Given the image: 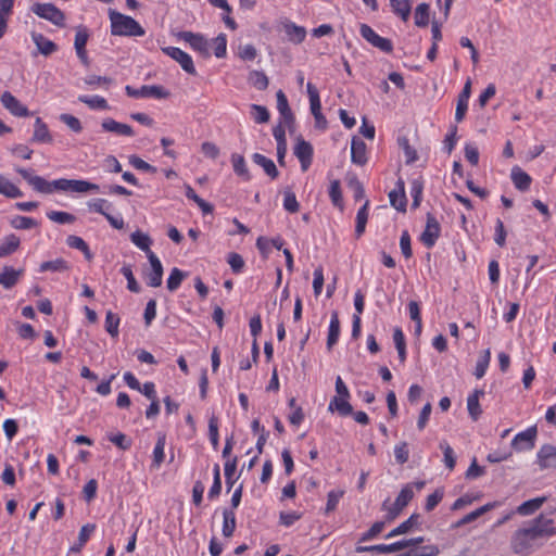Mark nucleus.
<instances>
[{
  "mask_svg": "<svg viewBox=\"0 0 556 556\" xmlns=\"http://www.w3.org/2000/svg\"><path fill=\"white\" fill-rule=\"evenodd\" d=\"M556 534V528L553 527V520L543 515L538 516L528 527H521L515 530L509 540V546L514 554L529 556L543 544L542 538H548Z\"/></svg>",
  "mask_w": 556,
  "mask_h": 556,
  "instance_id": "f257e3e1",
  "label": "nucleus"
},
{
  "mask_svg": "<svg viewBox=\"0 0 556 556\" xmlns=\"http://www.w3.org/2000/svg\"><path fill=\"white\" fill-rule=\"evenodd\" d=\"M15 170L28 182L29 186L33 187L34 190L45 194H50L56 190L86 193L98 192L100 189L98 185L87 180L61 178L53 181H48L40 176L34 175L29 169L16 167Z\"/></svg>",
  "mask_w": 556,
  "mask_h": 556,
  "instance_id": "f03ea898",
  "label": "nucleus"
},
{
  "mask_svg": "<svg viewBox=\"0 0 556 556\" xmlns=\"http://www.w3.org/2000/svg\"><path fill=\"white\" fill-rule=\"evenodd\" d=\"M111 34L114 36H143L144 29L130 16L116 11L110 12Z\"/></svg>",
  "mask_w": 556,
  "mask_h": 556,
  "instance_id": "7ed1b4c3",
  "label": "nucleus"
},
{
  "mask_svg": "<svg viewBox=\"0 0 556 556\" xmlns=\"http://www.w3.org/2000/svg\"><path fill=\"white\" fill-rule=\"evenodd\" d=\"M413 497V485L405 484L393 503H391L390 500L387 498L381 505V509L387 513L386 520L388 522L393 521L401 514V511L408 505Z\"/></svg>",
  "mask_w": 556,
  "mask_h": 556,
  "instance_id": "20e7f679",
  "label": "nucleus"
},
{
  "mask_svg": "<svg viewBox=\"0 0 556 556\" xmlns=\"http://www.w3.org/2000/svg\"><path fill=\"white\" fill-rule=\"evenodd\" d=\"M31 11L41 18H45L55 26H64V13L52 3H35Z\"/></svg>",
  "mask_w": 556,
  "mask_h": 556,
  "instance_id": "39448f33",
  "label": "nucleus"
},
{
  "mask_svg": "<svg viewBox=\"0 0 556 556\" xmlns=\"http://www.w3.org/2000/svg\"><path fill=\"white\" fill-rule=\"evenodd\" d=\"M87 206L90 211L103 215L110 225L115 229H123L125 226L122 217L111 215L108 211L112 207V204L105 199H92L87 202Z\"/></svg>",
  "mask_w": 556,
  "mask_h": 556,
  "instance_id": "423d86ee",
  "label": "nucleus"
},
{
  "mask_svg": "<svg viewBox=\"0 0 556 556\" xmlns=\"http://www.w3.org/2000/svg\"><path fill=\"white\" fill-rule=\"evenodd\" d=\"M125 91L127 96L132 98L166 99L170 94L168 90L159 85H144L139 89H135L131 86H126Z\"/></svg>",
  "mask_w": 556,
  "mask_h": 556,
  "instance_id": "0eeeda50",
  "label": "nucleus"
},
{
  "mask_svg": "<svg viewBox=\"0 0 556 556\" xmlns=\"http://www.w3.org/2000/svg\"><path fill=\"white\" fill-rule=\"evenodd\" d=\"M361 36L375 48L384 53H391L393 50L392 41L388 38L379 36L369 25L361 24Z\"/></svg>",
  "mask_w": 556,
  "mask_h": 556,
  "instance_id": "6e6552de",
  "label": "nucleus"
},
{
  "mask_svg": "<svg viewBox=\"0 0 556 556\" xmlns=\"http://www.w3.org/2000/svg\"><path fill=\"white\" fill-rule=\"evenodd\" d=\"M440 232L441 227L438 219L431 213H428L426 228L420 236L421 242L427 248H432L435 244L438 238L440 237Z\"/></svg>",
  "mask_w": 556,
  "mask_h": 556,
  "instance_id": "1a4fd4ad",
  "label": "nucleus"
},
{
  "mask_svg": "<svg viewBox=\"0 0 556 556\" xmlns=\"http://www.w3.org/2000/svg\"><path fill=\"white\" fill-rule=\"evenodd\" d=\"M164 53H166L168 56L177 61L184 71H186L190 75H195L197 71L193 65V61L191 56L186 53L185 51L180 50L176 47H167L163 49Z\"/></svg>",
  "mask_w": 556,
  "mask_h": 556,
  "instance_id": "9d476101",
  "label": "nucleus"
},
{
  "mask_svg": "<svg viewBox=\"0 0 556 556\" xmlns=\"http://www.w3.org/2000/svg\"><path fill=\"white\" fill-rule=\"evenodd\" d=\"M148 260L151 265V270L146 273L147 283H148V286H150L152 288H157L162 285V277H163L162 263L153 252H150Z\"/></svg>",
  "mask_w": 556,
  "mask_h": 556,
  "instance_id": "9b49d317",
  "label": "nucleus"
},
{
  "mask_svg": "<svg viewBox=\"0 0 556 556\" xmlns=\"http://www.w3.org/2000/svg\"><path fill=\"white\" fill-rule=\"evenodd\" d=\"M3 106L14 116L26 117L30 113L28 109L22 104L10 91L3 92L1 96Z\"/></svg>",
  "mask_w": 556,
  "mask_h": 556,
  "instance_id": "f8f14e48",
  "label": "nucleus"
},
{
  "mask_svg": "<svg viewBox=\"0 0 556 556\" xmlns=\"http://www.w3.org/2000/svg\"><path fill=\"white\" fill-rule=\"evenodd\" d=\"M294 155L299 159L302 170L306 172L313 160L312 144L303 139H299L294 147Z\"/></svg>",
  "mask_w": 556,
  "mask_h": 556,
  "instance_id": "ddd939ff",
  "label": "nucleus"
},
{
  "mask_svg": "<svg viewBox=\"0 0 556 556\" xmlns=\"http://www.w3.org/2000/svg\"><path fill=\"white\" fill-rule=\"evenodd\" d=\"M535 437H536V428L531 427V428L527 429L526 431L518 433L514 438L511 445L515 450H518V451L531 450L534 447Z\"/></svg>",
  "mask_w": 556,
  "mask_h": 556,
  "instance_id": "4468645a",
  "label": "nucleus"
},
{
  "mask_svg": "<svg viewBox=\"0 0 556 556\" xmlns=\"http://www.w3.org/2000/svg\"><path fill=\"white\" fill-rule=\"evenodd\" d=\"M281 25L290 42L299 45L304 41L306 37V29L303 26H298L296 24L289 20L282 21Z\"/></svg>",
  "mask_w": 556,
  "mask_h": 556,
  "instance_id": "2eb2a0df",
  "label": "nucleus"
},
{
  "mask_svg": "<svg viewBox=\"0 0 556 556\" xmlns=\"http://www.w3.org/2000/svg\"><path fill=\"white\" fill-rule=\"evenodd\" d=\"M538 464L541 469L556 468V446L543 445L538 452Z\"/></svg>",
  "mask_w": 556,
  "mask_h": 556,
  "instance_id": "dca6fc26",
  "label": "nucleus"
},
{
  "mask_svg": "<svg viewBox=\"0 0 556 556\" xmlns=\"http://www.w3.org/2000/svg\"><path fill=\"white\" fill-rule=\"evenodd\" d=\"M408 542H395L392 544H378V545H370V546H357L356 552L364 553V552H375L379 554H390L395 553L399 551H402L407 547Z\"/></svg>",
  "mask_w": 556,
  "mask_h": 556,
  "instance_id": "f3484780",
  "label": "nucleus"
},
{
  "mask_svg": "<svg viewBox=\"0 0 556 556\" xmlns=\"http://www.w3.org/2000/svg\"><path fill=\"white\" fill-rule=\"evenodd\" d=\"M24 275V269H15L12 266H4L0 273V286L4 289H12Z\"/></svg>",
  "mask_w": 556,
  "mask_h": 556,
  "instance_id": "a211bd4d",
  "label": "nucleus"
},
{
  "mask_svg": "<svg viewBox=\"0 0 556 556\" xmlns=\"http://www.w3.org/2000/svg\"><path fill=\"white\" fill-rule=\"evenodd\" d=\"M101 127L104 131L113 132L119 136L132 137L135 135L131 126L116 122L110 117L102 121Z\"/></svg>",
  "mask_w": 556,
  "mask_h": 556,
  "instance_id": "6ab92c4d",
  "label": "nucleus"
},
{
  "mask_svg": "<svg viewBox=\"0 0 556 556\" xmlns=\"http://www.w3.org/2000/svg\"><path fill=\"white\" fill-rule=\"evenodd\" d=\"M500 505L501 503L497 501L486 503L485 505L477 508L476 510L465 515L462 519H459L456 523L453 525V528H459L467 523H470L478 519L479 517H481L482 515L486 514L488 511L498 507Z\"/></svg>",
  "mask_w": 556,
  "mask_h": 556,
  "instance_id": "aec40b11",
  "label": "nucleus"
},
{
  "mask_svg": "<svg viewBox=\"0 0 556 556\" xmlns=\"http://www.w3.org/2000/svg\"><path fill=\"white\" fill-rule=\"evenodd\" d=\"M366 150V143L362 139L353 137L351 142L352 162L357 165H364L367 162Z\"/></svg>",
  "mask_w": 556,
  "mask_h": 556,
  "instance_id": "412c9836",
  "label": "nucleus"
},
{
  "mask_svg": "<svg viewBox=\"0 0 556 556\" xmlns=\"http://www.w3.org/2000/svg\"><path fill=\"white\" fill-rule=\"evenodd\" d=\"M178 36L180 39L188 42L194 50L201 53H207V41L202 35L191 31H181Z\"/></svg>",
  "mask_w": 556,
  "mask_h": 556,
  "instance_id": "4be33fe9",
  "label": "nucleus"
},
{
  "mask_svg": "<svg viewBox=\"0 0 556 556\" xmlns=\"http://www.w3.org/2000/svg\"><path fill=\"white\" fill-rule=\"evenodd\" d=\"M470 92H471V83L468 80L465 84V86L458 97L457 106H456V111H455V119L457 122H462L466 114Z\"/></svg>",
  "mask_w": 556,
  "mask_h": 556,
  "instance_id": "5701e85b",
  "label": "nucleus"
},
{
  "mask_svg": "<svg viewBox=\"0 0 556 556\" xmlns=\"http://www.w3.org/2000/svg\"><path fill=\"white\" fill-rule=\"evenodd\" d=\"M399 189H394L389 193L390 203L400 212L406 211V197L404 192V182L400 180L397 182Z\"/></svg>",
  "mask_w": 556,
  "mask_h": 556,
  "instance_id": "b1692460",
  "label": "nucleus"
},
{
  "mask_svg": "<svg viewBox=\"0 0 556 556\" xmlns=\"http://www.w3.org/2000/svg\"><path fill=\"white\" fill-rule=\"evenodd\" d=\"M545 501H546L545 496L535 497V498L526 501L516 508L515 513L520 516H530V515L534 514L536 510H539L542 507V505L545 503Z\"/></svg>",
  "mask_w": 556,
  "mask_h": 556,
  "instance_id": "393cba45",
  "label": "nucleus"
},
{
  "mask_svg": "<svg viewBox=\"0 0 556 556\" xmlns=\"http://www.w3.org/2000/svg\"><path fill=\"white\" fill-rule=\"evenodd\" d=\"M31 38L39 52L43 55H50L58 49L56 45L50 39L46 38L42 34L33 33Z\"/></svg>",
  "mask_w": 556,
  "mask_h": 556,
  "instance_id": "a878e982",
  "label": "nucleus"
},
{
  "mask_svg": "<svg viewBox=\"0 0 556 556\" xmlns=\"http://www.w3.org/2000/svg\"><path fill=\"white\" fill-rule=\"evenodd\" d=\"M252 160L255 164H257L258 166H261L264 172L271 178V179H275L278 177L279 175V172L275 165V163L273 162V160L266 157L265 155L261 154V153H254L252 155Z\"/></svg>",
  "mask_w": 556,
  "mask_h": 556,
  "instance_id": "bb28decb",
  "label": "nucleus"
},
{
  "mask_svg": "<svg viewBox=\"0 0 556 556\" xmlns=\"http://www.w3.org/2000/svg\"><path fill=\"white\" fill-rule=\"evenodd\" d=\"M31 140L41 143L52 142V136L50 135L48 126L40 117H37L35 121V129Z\"/></svg>",
  "mask_w": 556,
  "mask_h": 556,
  "instance_id": "cd10ccee",
  "label": "nucleus"
},
{
  "mask_svg": "<svg viewBox=\"0 0 556 556\" xmlns=\"http://www.w3.org/2000/svg\"><path fill=\"white\" fill-rule=\"evenodd\" d=\"M340 336V320L339 314L337 311L331 313V319L329 325L328 338H327V349L331 350L332 346L338 342Z\"/></svg>",
  "mask_w": 556,
  "mask_h": 556,
  "instance_id": "c85d7f7f",
  "label": "nucleus"
},
{
  "mask_svg": "<svg viewBox=\"0 0 556 556\" xmlns=\"http://www.w3.org/2000/svg\"><path fill=\"white\" fill-rule=\"evenodd\" d=\"M328 409L330 412H338L340 416H349L353 413V407L349 399L333 396L329 403Z\"/></svg>",
  "mask_w": 556,
  "mask_h": 556,
  "instance_id": "c756f323",
  "label": "nucleus"
},
{
  "mask_svg": "<svg viewBox=\"0 0 556 556\" xmlns=\"http://www.w3.org/2000/svg\"><path fill=\"white\" fill-rule=\"evenodd\" d=\"M484 392L482 390H475L472 394H470L467 399V408L468 413L472 420H477L482 414V409L480 407L479 397L483 395Z\"/></svg>",
  "mask_w": 556,
  "mask_h": 556,
  "instance_id": "7c9ffc66",
  "label": "nucleus"
},
{
  "mask_svg": "<svg viewBox=\"0 0 556 556\" xmlns=\"http://www.w3.org/2000/svg\"><path fill=\"white\" fill-rule=\"evenodd\" d=\"M20 238L15 235H9L0 243V257H5L14 253L20 247Z\"/></svg>",
  "mask_w": 556,
  "mask_h": 556,
  "instance_id": "2f4dec72",
  "label": "nucleus"
},
{
  "mask_svg": "<svg viewBox=\"0 0 556 556\" xmlns=\"http://www.w3.org/2000/svg\"><path fill=\"white\" fill-rule=\"evenodd\" d=\"M277 98V110L283 117L286 123L293 122V113L289 106L288 99L282 90H278L276 93Z\"/></svg>",
  "mask_w": 556,
  "mask_h": 556,
  "instance_id": "473e14b6",
  "label": "nucleus"
},
{
  "mask_svg": "<svg viewBox=\"0 0 556 556\" xmlns=\"http://www.w3.org/2000/svg\"><path fill=\"white\" fill-rule=\"evenodd\" d=\"M130 239H131V242L137 247L139 248L140 250L144 251L147 253V256L149 257L150 255V252L151 249V244H152V240L151 238L149 237V235L140 231V230H137L135 232H132L130 235Z\"/></svg>",
  "mask_w": 556,
  "mask_h": 556,
  "instance_id": "72a5a7b5",
  "label": "nucleus"
},
{
  "mask_svg": "<svg viewBox=\"0 0 556 556\" xmlns=\"http://www.w3.org/2000/svg\"><path fill=\"white\" fill-rule=\"evenodd\" d=\"M68 269H70V265H68L67 261H65L62 257L43 262L40 264V267H39V271H41V273H45V271L62 273V271H66Z\"/></svg>",
  "mask_w": 556,
  "mask_h": 556,
  "instance_id": "f704fd0d",
  "label": "nucleus"
},
{
  "mask_svg": "<svg viewBox=\"0 0 556 556\" xmlns=\"http://www.w3.org/2000/svg\"><path fill=\"white\" fill-rule=\"evenodd\" d=\"M419 515L414 514L407 520L402 522L400 526L390 531L386 539H391L401 534L408 533L410 529L418 523Z\"/></svg>",
  "mask_w": 556,
  "mask_h": 556,
  "instance_id": "c9c22d12",
  "label": "nucleus"
},
{
  "mask_svg": "<svg viewBox=\"0 0 556 556\" xmlns=\"http://www.w3.org/2000/svg\"><path fill=\"white\" fill-rule=\"evenodd\" d=\"M511 179L515 187L521 191L528 190L531 185V177L518 167L511 170Z\"/></svg>",
  "mask_w": 556,
  "mask_h": 556,
  "instance_id": "e433bc0d",
  "label": "nucleus"
},
{
  "mask_svg": "<svg viewBox=\"0 0 556 556\" xmlns=\"http://www.w3.org/2000/svg\"><path fill=\"white\" fill-rule=\"evenodd\" d=\"M0 194L10 199H16L21 198L23 192L20 190V188H17L14 184H12L0 174Z\"/></svg>",
  "mask_w": 556,
  "mask_h": 556,
  "instance_id": "4c0bfd02",
  "label": "nucleus"
},
{
  "mask_svg": "<svg viewBox=\"0 0 556 556\" xmlns=\"http://www.w3.org/2000/svg\"><path fill=\"white\" fill-rule=\"evenodd\" d=\"M94 529H96V525H93V523H87V525L83 526L79 531V534H78V543L75 544L74 546H72L70 548V552L71 553H79L81 551V548L84 547V545L89 540V538H90L91 533L94 531Z\"/></svg>",
  "mask_w": 556,
  "mask_h": 556,
  "instance_id": "58836bf2",
  "label": "nucleus"
},
{
  "mask_svg": "<svg viewBox=\"0 0 556 556\" xmlns=\"http://www.w3.org/2000/svg\"><path fill=\"white\" fill-rule=\"evenodd\" d=\"M231 163H232L233 172L238 176L242 177L244 180H250L251 179V175L249 173L245 160H244V157L242 155L236 154V153L232 154L231 155Z\"/></svg>",
  "mask_w": 556,
  "mask_h": 556,
  "instance_id": "ea45409f",
  "label": "nucleus"
},
{
  "mask_svg": "<svg viewBox=\"0 0 556 556\" xmlns=\"http://www.w3.org/2000/svg\"><path fill=\"white\" fill-rule=\"evenodd\" d=\"M368 205L369 202L366 201L357 212L355 226L356 238H359L365 232L366 224L368 220Z\"/></svg>",
  "mask_w": 556,
  "mask_h": 556,
  "instance_id": "a19ab883",
  "label": "nucleus"
},
{
  "mask_svg": "<svg viewBox=\"0 0 556 556\" xmlns=\"http://www.w3.org/2000/svg\"><path fill=\"white\" fill-rule=\"evenodd\" d=\"M78 101L87 104L91 110H109L108 101L100 96H79Z\"/></svg>",
  "mask_w": 556,
  "mask_h": 556,
  "instance_id": "79ce46f5",
  "label": "nucleus"
},
{
  "mask_svg": "<svg viewBox=\"0 0 556 556\" xmlns=\"http://www.w3.org/2000/svg\"><path fill=\"white\" fill-rule=\"evenodd\" d=\"M248 81L257 90H265L268 87L269 80L264 72L251 71Z\"/></svg>",
  "mask_w": 556,
  "mask_h": 556,
  "instance_id": "37998d69",
  "label": "nucleus"
},
{
  "mask_svg": "<svg viewBox=\"0 0 556 556\" xmlns=\"http://www.w3.org/2000/svg\"><path fill=\"white\" fill-rule=\"evenodd\" d=\"M306 89H307V93H308V98H309V106H311L312 114L313 115L320 114L321 113V103H320L318 90L312 83H308L306 85Z\"/></svg>",
  "mask_w": 556,
  "mask_h": 556,
  "instance_id": "c03bdc74",
  "label": "nucleus"
},
{
  "mask_svg": "<svg viewBox=\"0 0 556 556\" xmlns=\"http://www.w3.org/2000/svg\"><path fill=\"white\" fill-rule=\"evenodd\" d=\"M393 12L401 16L403 21H407L410 14L409 0H390Z\"/></svg>",
  "mask_w": 556,
  "mask_h": 556,
  "instance_id": "a18cd8bd",
  "label": "nucleus"
},
{
  "mask_svg": "<svg viewBox=\"0 0 556 556\" xmlns=\"http://www.w3.org/2000/svg\"><path fill=\"white\" fill-rule=\"evenodd\" d=\"M165 443H166L165 442V435L164 434H159L156 444H155L154 450H153V463H152V466L154 468H159L161 466V464L164 462V457H165V454H164Z\"/></svg>",
  "mask_w": 556,
  "mask_h": 556,
  "instance_id": "49530a36",
  "label": "nucleus"
},
{
  "mask_svg": "<svg viewBox=\"0 0 556 556\" xmlns=\"http://www.w3.org/2000/svg\"><path fill=\"white\" fill-rule=\"evenodd\" d=\"M223 535L230 538L236 529V516L232 510L225 509L223 513Z\"/></svg>",
  "mask_w": 556,
  "mask_h": 556,
  "instance_id": "de8ad7c7",
  "label": "nucleus"
},
{
  "mask_svg": "<svg viewBox=\"0 0 556 556\" xmlns=\"http://www.w3.org/2000/svg\"><path fill=\"white\" fill-rule=\"evenodd\" d=\"M397 143L404 151L406 164H412L418 160L417 151L409 144V141L406 137H400L397 139Z\"/></svg>",
  "mask_w": 556,
  "mask_h": 556,
  "instance_id": "09e8293b",
  "label": "nucleus"
},
{
  "mask_svg": "<svg viewBox=\"0 0 556 556\" xmlns=\"http://www.w3.org/2000/svg\"><path fill=\"white\" fill-rule=\"evenodd\" d=\"M187 274L175 267L172 269L169 277L167 279V289L170 292L176 291L181 285L182 280L186 278Z\"/></svg>",
  "mask_w": 556,
  "mask_h": 556,
  "instance_id": "8fccbe9b",
  "label": "nucleus"
},
{
  "mask_svg": "<svg viewBox=\"0 0 556 556\" xmlns=\"http://www.w3.org/2000/svg\"><path fill=\"white\" fill-rule=\"evenodd\" d=\"M119 317L113 312L109 311L105 315V330L111 337L116 338L118 336Z\"/></svg>",
  "mask_w": 556,
  "mask_h": 556,
  "instance_id": "3c124183",
  "label": "nucleus"
},
{
  "mask_svg": "<svg viewBox=\"0 0 556 556\" xmlns=\"http://www.w3.org/2000/svg\"><path fill=\"white\" fill-rule=\"evenodd\" d=\"M429 23V5L420 3L415 10V24L419 27H426Z\"/></svg>",
  "mask_w": 556,
  "mask_h": 556,
  "instance_id": "603ef678",
  "label": "nucleus"
},
{
  "mask_svg": "<svg viewBox=\"0 0 556 556\" xmlns=\"http://www.w3.org/2000/svg\"><path fill=\"white\" fill-rule=\"evenodd\" d=\"M47 217L58 224H72L76 220L73 214L61 211H50L47 213Z\"/></svg>",
  "mask_w": 556,
  "mask_h": 556,
  "instance_id": "864d4df0",
  "label": "nucleus"
},
{
  "mask_svg": "<svg viewBox=\"0 0 556 556\" xmlns=\"http://www.w3.org/2000/svg\"><path fill=\"white\" fill-rule=\"evenodd\" d=\"M344 495V491L343 490H332L328 493L327 495V504H326V508H325V514H330L331 511H333L340 500L342 498V496Z\"/></svg>",
  "mask_w": 556,
  "mask_h": 556,
  "instance_id": "5fc2aeb1",
  "label": "nucleus"
},
{
  "mask_svg": "<svg viewBox=\"0 0 556 556\" xmlns=\"http://www.w3.org/2000/svg\"><path fill=\"white\" fill-rule=\"evenodd\" d=\"M490 359H491V352H490V350H485L483 355L478 359V362L476 364L475 376L478 379H481L485 375L486 369L490 364Z\"/></svg>",
  "mask_w": 556,
  "mask_h": 556,
  "instance_id": "6e6d98bb",
  "label": "nucleus"
},
{
  "mask_svg": "<svg viewBox=\"0 0 556 556\" xmlns=\"http://www.w3.org/2000/svg\"><path fill=\"white\" fill-rule=\"evenodd\" d=\"M12 227L15 229H30L38 226L37 220L28 216H15L11 220Z\"/></svg>",
  "mask_w": 556,
  "mask_h": 556,
  "instance_id": "4d7b16f0",
  "label": "nucleus"
},
{
  "mask_svg": "<svg viewBox=\"0 0 556 556\" xmlns=\"http://www.w3.org/2000/svg\"><path fill=\"white\" fill-rule=\"evenodd\" d=\"M440 448L442 450L443 455H444L445 466L450 470H453L456 465V458H455L453 448L445 441L440 442Z\"/></svg>",
  "mask_w": 556,
  "mask_h": 556,
  "instance_id": "13d9d810",
  "label": "nucleus"
},
{
  "mask_svg": "<svg viewBox=\"0 0 556 556\" xmlns=\"http://www.w3.org/2000/svg\"><path fill=\"white\" fill-rule=\"evenodd\" d=\"M251 115H252L253 119L260 124L267 123L269 121V112L263 105L252 104L251 105Z\"/></svg>",
  "mask_w": 556,
  "mask_h": 556,
  "instance_id": "bf43d9fd",
  "label": "nucleus"
},
{
  "mask_svg": "<svg viewBox=\"0 0 556 556\" xmlns=\"http://www.w3.org/2000/svg\"><path fill=\"white\" fill-rule=\"evenodd\" d=\"M213 473H214V481H213V485L211 486V489L208 491V497L210 498L217 497L220 494V491H222V480H220L219 465L216 464L214 466Z\"/></svg>",
  "mask_w": 556,
  "mask_h": 556,
  "instance_id": "052dcab7",
  "label": "nucleus"
},
{
  "mask_svg": "<svg viewBox=\"0 0 556 556\" xmlns=\"http://www.w3.org/2000/svg\"><path fill=\"white\" fill-rule=\"evenodd\" d=\"M394 457L397 464L403 465L408 460L409 450L407 442H401L394 447Z\"/></svg>",
  "mask_w": 556,
  "mask_h": 556,
  "instance_id": "680f3d73",
  "label": "nucleus"
},
{
  "mask_svg": "<svg viewBox=\"0 0 556 556\" xmlns=\"http://www.w3.org/2000/svg\"><path fill=\"white\" fill-rule=\"evenodd\" d=\"M283 207L290 213H296L300 208L295 194L289 189L285 191Z\"/></svg>",
  "mask_w": 556,
  "mask_h": 556,
  "instance_id": "e2e57ef3",
  "label": "nucleus"
},
{
  "mask_svg": "<svg viewBox=\"0 0 556 556\" xmlns=\"http://www.w3.org/2000/svg\"><path fill=\"white\" fill-rule=\"evenodd\" d=\"M389 523L386 519L381 521H376L368 531L363 533L361 541H369L376 538L379 533H381L386 527V525Z\"/></svg>",
  "mask_w": 556,
  "mask_h": 556,
  "instance_id": "0e129e2a",
  "label": "nucleus"
},
{
  "mask_svg": "<svg viewBox=\"0 0 556 556\" xmlns=\"http://www.w3.org/2000/svg\"><path fill=\"white\" fill-rule=\"evenodd\" d=\"M121 273L124 275V277L126 278L127 280V288L131 291V292H139L140 291V287L132 274V270L130 268V266H123L122 269H121Z\"/></svg>",
  "mask_w": 556,
  "mask_h": 556,
  "instance_id": "69168bd1",
  "label": "nucleus"
},
{
  "mask_svg": "<svg viewBox=\"0 0 556 556\" xmlns=\"http://www.w3.org/2000/svg\"><path fill=\"white\" fill-rule=\"evenodd\" d=\"M60 119L74 132H80L83 130L80 121L71 114H61Z\"/></svg>",
  "mask_w": 556,
  "mask_h": 556,
  "instance_id": "338daca9",
  "label": "nucleus"
},
{
  "mask_svg": "<svg viewBox=\"0 0 556 556\" xmlns=\"http://www.w3.org/2000/svg\"><path fill=\"white\" fill-rule=\"evenodd\" d=\"M409 556H437L440 549L437 545H426L408 551Z\"/></svg>",
  "mask_w": 556,
  "mask_h": 556,
  "instance_id": "774afa93",
  "label": "nucleus"
}]
</instances>
